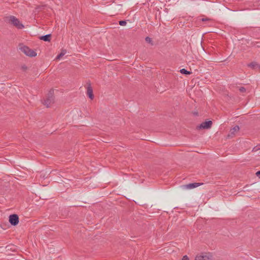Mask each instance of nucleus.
<instances>
[{
	"mask_svg": "<svg viewBox=\"0 0 260 260\" xmlns=\"http://www.w3.org/2000/svg\"><path fill=\"white\" fill-rule=\"evenodd\" d=\"M6 21L18 29H21L24 27L23 24L14 16L10 15L6 17Z\"/></svg>",
	"mask_w": 260,
	"mask_h": 260,
	"instance_id": "f257e3e1",
	"label": "nucleus"
},
{
	"mask_svg": "<svg viewBox=\"0 0 260 260\" xmlns=\"http://www.w3.org/2000/svg\"><path fill=\"white\" fill-rule=\"evenodd\" d=\"M54 90H50L46 98L44 100L43 104L47 108L49 107L54 102V97L53 96Z\"/></svg>",
	"mask_w": 260,
	"mask_h": 260,
	"instance_id": "f03ea898",
	"label": "nucleus"
},
{
	"mask_svg": "<svg viewBox=\"0 0 260 260\" xmlns=\"http://www.w3.org/2000/svg\"><path fill=\"white\" fill-rule=\"evenodd\" d=\"M20 50L26 55L30 57H35L37 55V53L33 50L30 49L26 46H23L19 48Z\"/></svg>",
	"mask_w": 260,
	"mask_h": 260,
	"instance_id": "7ed1b4c3",
	"label": "nucleus"
},
{
	"mask_svg": "<svg viewBox=\"0 0 260 260\" xmlns=\"http://www.w3.org/2000/svg\"><path fill=\"white\" fill-rule=\"evenodd\" d=\"M9 221L11 225L15 226L19 222V217L17 214H14L9 216Z\"/></svg>",
	"mask_w": 260,
	"mask_h": 260,
	"instance_id": "20e7f679",
	"label": "nucleus"
},
{
	"mask_svg": "<svg viewBox=\"0 0 260 260\" xmlns=\"http://www.w3.org/2000/svg\"><path fill=\"white\" fill-rule=\"evenodd\" d=\"M212 124V122L211 120H209L207 121L202 122L199 126H198V128L199 129H208L211 127Z\"/></svg>",
	"mask_w": 260,
	"mask_h": 260,
	"instance_id": "39448f33",
	"label": "nucleus"
},
{
	"mask_svg": "<svg viewBox=\"0 0 260 260\" xmlns=\"http://www.w3.org/2000/svg\"><path fill=\"white\" fill-rule=\"evenodd\" d=\"M240 127L238 125H236L230 129L228 137H233L239 131Z\"/></svg>",
	"mask_w": 260,
	"mask_h": 260,
	"instance_id": "423d86ee",
	"label": "nucleus"
},
{
	"mask_svg": "<svg viewBox=\"0 0 260 260\" xmlns=\"http://www.w3.org/2000/svg\"><path fill=\"white\" fill-rule=\"evenodd\" d=\"M211 256L207 254H202L201 255H197L195 260H210Z\"/></svg>",
	"mask_w": 260,
	"mask_h": 260,
	"instance_id": "0eeeda50",
	"label": "nucleus"
},
{
	"mask_svg": "<svg viewBox=\"0 0 260 260\" xmlns=\"http://www.w3.org/2000/svg\"><path fill=\"white\" fill-rule=\"evenodd\" d=\"M87 93L89 96V98L91 99V100H92L94 98V95L93 94V90H92V88L90 85V84H89V85H88L87 86Z\"/></svg>",
	"mask_w": 260,
	"mask_h": 260,
	"instance_id": "6e6552de",
	"label": "nucleus"
},
{
	"mask_svg": "<svg viewBox=\"0 0 260 260\" xmlns=\"http://www.w3.org/2000/svg\"><path fill=\"white\" fill-rule=\"evenodd\" d=\"M203 183H192L186 184L185 187L187 189H192L200 186Z\"/></svg>",
	"mask_w": 260,
	"mask_h": 260,
	"instance_id": "1a4fd4ad",
	"label": "nucleus"
},
{
	"mask_svg": "<svg viewBox=\"0 0 260 260\" xmlns=\"http://www.w3.org/2000/svg\"><path fill=\"white\" fill-rule=\"evenodd\" d=\"M51 35L48 34L44 36H42L40 37V39L44 41L49 42L50 41Z\"/></svg>",
	"mask_w": 260,
	"mask_h": 260,
	"instance_id": "9d476101",
	"label": "nucleus"
},
{
	"mask_svg": "<svg viewBox=\"0 0 260 260\" xmlns=\"http://www.w3.org/2000/svg\"><path fill=\"white\" fill-rule=\"evenodd\" d=\"M248 66L251 67L252 69H258L259 70H260L259 64H258L256 62H252L250 63V64H248Z\"/></svg>",
	"mask_w": 260,
	"mask_h": 260,
	"instance_id": "9b49d317",
	"label": "nucleus"
},
{
	"mask_svg": "<svg viewBox=\"0 0 260 260\" xmlns=\"http://www.w3.org/2000/svg\"><path fill=\"white\" fill-rule=\"evenodd\" d=\"M66 53V51L62 50L61 52L56 56V59H59Z\"/></svg>",
	"mask_w": 260,
	"mask_h": 260,
	"instance_id": "f8f14e48",
	"label": "nucleus"
},
{
	"mask_svg": "<svg viewBox=\"0 0 260 260\" xmlns=\"http://www.w3.org/2000/svg\"><path fill=\"white\" fill-rule=\"evenodd\" d=\"M180 73L181 74H185V75H189L191 74V72L187 71L186 69H182L181 70H180Z\"/></svg>",
	"mask_w": 260,
	"mask_h": 260,
	"instance_id": "ddd939ff",
	"label": "nucleus"
},
{
	"mask_svg": "<svg viewBox=\"0 0 260 260\" xmlns=\"http://www.w3.org/2000/svg\"><path fill=\"white\" fill-rule=\"evenodd\" d=\"M145 41L147 43L151 44V45H153L152 39L150 37H146Z\"/></svg>",
	"mask_w": 260,
	"mask_h": 260,
	"instance_id": "4468645a",
	"label": "nucleus"
},
{
	"mask_svg": "<svg viewBox=\"0 0 260 260\" xmlns=\"http://www.w3.org/2000/svg\"><path fill=\"white\" fill-rule=\"evenodd\" d=\"M119 24L121 26H124L126 24V21L125 20H120L119 21Z\"/></svg>",
	"mask_w": 260,
	"mask_h": 260,
	"instance_id": "2eb2a0df",
	"label": "nucleus"
},
{
	"mask_svg": "<svg viewBox=\"0 0 260 260\" xmlns=\"http://www.w3.org/2000/svg\"><path fill=\"white\" fill-rule=\"evenodd\" d=\"M260 150V145L255 146L252 149V151H256Z\"/></svg>",
	"mask_w": 260,
	"mask_h": 260,
	"instance_id": "dca6fc26",
	"label": "nucleus"
},
{
	"mask_svg": "<svg viewBox=\"0 0 260 260\" xmlns=\"http://www.w3.org/2000/svg\"><path fill=\"white\" fill-rule=\"evenodd\" d=\"M239 90L241 93H244L246 91V89L244 87H240Z\"/></svg>",
	"mask_w": 260,
	"mask_h": 260,
	"instance_id": "f3484780",
	"label": "nucleus"
},
{
	"mask_svg": "<svg viewBox=\"0 0 260 260\" xmlns=\"http://www.w3.org/2000/svg\"><path fill=\"white\" fill-rule=\"evenodd\" d=\"M201 20L203 21V22L204 21H210L212 20V19H210V18H202L201 19Z\"/></svg>",
	"mask_w": 260,
	"mask_h": 260,
	"instance_id": "a211bd4d",
	"label": "nucleus"
},
{
	"mask_svg": "<svg viewBox=\"0 0 260 260\" xmlns=\"http://www.w3.org/2000/svg\"><path fill=\"white\" fill-rule=\"evenodd\" d=\"M182 260H189V258L187 255H184L183 256Z\"/></svg>",
	"mask_w": 260,
	"mask_h": 260,
	"instance_id": "6ab92c4d",
	"label": "nucleus"
},
{
	"mask_svg": "<svg viewBox=\"0 0 260 260\" xmlns=\"http://www.w3.org/2000/svg\"><path fill=\"white\" fill-rule=\"evenodd\" d=\"M255 174L256 176L260 179V171H257Z\"/></svg>",
	"mask_w": 260,
	"mask_h": 260,
	"instance_id": "aec40b11",
	"label": "nucleus"
},
{
	"mask_svg": "<svg viewBox=\"0 0 260 260\" xmlns=\"http://www.w3.org/2000/svg\"><path fill=\"white\" fill-rule=\"evenodd\" d=\"M22 69L23 70H26V69H27V67H26V66H23L22 67Z\"/></svg>",
	"mask_w": 260,
	"mask_h": 260,
	"instance_id": "412c9836",
	"label": "nucleus"
},
{
	"mask_svg": "<svg viewBox=\"0 0 260 260\" xmlns=\"http://www.w3.org/2000/svg\"><path fill=\"white\" fill-rule=\"evenodd\" d=\"M256 46L257 47H260V45H259V44H257V45H256Z\"/></svg>",
	"mask_w": 260,
	"mask_h": 260,
	"instance_id": "4be33fe9",
	"label": "nucleus"
}]
</instances>
